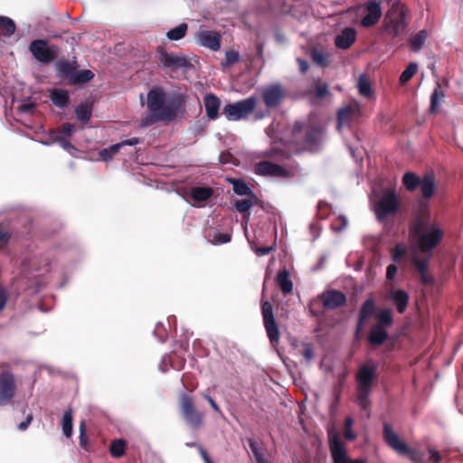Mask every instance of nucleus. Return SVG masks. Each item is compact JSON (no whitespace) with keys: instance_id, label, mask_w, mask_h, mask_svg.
<instances>
[{"instance_id":"nucleus-54","label":"nucleus","mask_w":463,"mask_h":463,"mask_svg":"<svg viewBox=\"0 0 463 463\" xmlns=\"http://www.w3.org/2000/svg\"><path fill=\"white\" fill-rule=\"evenodd\" d=\"M232 236L229 233L216 232L213 237V242L217 244L227 243L231 241Z\"/></svg>"},{"instance_id":"nucleus-17","label":"nucleus","mask_w":463,"mask_h":463,"mask_svg":"<svg viewBox=\"0 0 463 463\" xmlns=\"http://www.w3.org/2000/svg\"><path fill=\"white\" fill-rule=\"evenodd\" d=\"M156 54L160 64L165 68L181 69L190 67V61L186 57L169 53L162 46L156 48Z\"/></svg>"},{"instance_id":"nucleus-39","label":"nucleus","mask_w":463,"mask_h":463,"mask_svg":"<svg viewBox=\"0 0 463 463\" xmlns=\"http://www.w3.org/2000/svg\"><path fill=\"white\" fill-rule=\"evenodd\" d=\"M421 178L412 172H407L402 176V184L410 191H415L420 184Z\"/></svg>"},{"instance_id":"nucleus-28","label":"nucleus","mask_w":463,"mask_h":463,"mask_svg":"<svg viewBox=\"0 0 463 463\" xmlns=\"http://www.w3.org/2000/svg\"><path fill=\"white\" fill-rule=\"evenodd\" d=\"M56 73L59 78L67 80L69 82L75 74V70L77 68L76 62H71L68 61H59L56 62Z\"/></svg>"},{"instance_id":"nucleus-37","label":"nucleus","mask_w":463,"mask_h":463,"mask_svg":"<svg viewBox=\"0 0 463 463\" xmlns=\"http://www.w3.org/2000/svg\"><path fill=\"white\" fill-rule=\"evenodd\" d=\"M377 323L375 326H380L383 328H387L393 324V315L392 310L391 308H385L380 310L376 314Z\"/></svg>"},{"instance_id":"nucleus-44","label":"nucleus","mask_w":463,"mask_h":463,"mask_svg":"<svg viewBox=\"0 0 463 463\" xmlns=\"http://www.w3.org/2000/svg\"><path fill=\"white\" fill-rule=\"evenodd\" d=\"M188 25L185 23H182L176 27L170 29L166 33V37L171 41H178L183 39L187 33Z\"/></svg>"},{"instance_id":"nucleus-38","label":"nucleus","mask_w":463,"mask_h":463,"mask_svg":"<svg viewBox=\"0 0 463 463\" xmlns=\"http://www.w3.org/2000/svg\"><path fill=\"white\" fill-rule=\"evenodd\" d=\"M94 73L90 70H75L72 79L70 81L71 85H80L90 81L94 78Z\"/></svg>"},{"instance_id":"nucleus-7","label":"nucleus","mask_w":463,"mask_h":463,"mask_svg":"<svg viewBox=\"0 0 463 463\" xmlns=\"http://www.w3.org/2000/svg\"><path fill=\"white\" fill-rule=\"evenodd\" d=\"M348 14H354L355 17H361L360 25L364 28L374 26L380 21L383 15L381 0H367L346 11Z\"/></svg>"},{"instance_id":"nucleus-36","label":"nucleus","mask_w":463,"mask_h":463,"mask_svg":"<svg viewBox=\"0 0 463 463\" xmlns=\"http://www.w3.org/2000/svg\"><path fill=\"white\" fill-rule=\"evenodd\" d=\"M229 182L232 184V190L237 195L248 196L255 194L254 192L248 186V184L241 179L230 178Z\"/></svg>"},{"instance_id":"nucleus-49","label":"nucleus","mask_w":463,"mask_h":463,"mask_svg":"<svg viewBox=\"0 0 463 463\" xmlns=\"http://www.w3.org/2000/svg\"><path fill=\"white\" fill-rule=\"evenodd\" d=\"M240 60V53L235 50H229L225 53V60L222 62V68L229 67Z\"/></svg>"},{"instance_id":"nucleus-35","label":"nucleus","mask_w":463,"mask_h":463,"mask_svg":"<svg viewBox=\"0 0 463 463\" xmlns=\"http://www.w3.org/2000/svg\"><path fill=\"white\" fill-rule=\"evenodd\" d=\"M213 194L211 187H194L191 191V197L194 202L203 203L208 201Z\"/></svg>"},{"instance_id":"nucleus-20","label":"nucleus","mask_w":463,"mask_h":463,"mask_svg":"<svg viewBox=\"0 0 463 463\" xmlns=\"http://www.w3.org/2000/svg\"><path fill=\"white\" fill-rule=\"evenodd\" d=\"M376 313V305L373 298H368L361 306L359 310L355 336L358 337L366 321Z\"/></svg>"},{"instance_id":"nucleus-12","label":"nucleus","mask_w":463,"mask_h":463,"mask_svg":"<svg viewBox=\"0 0 463 463\" xmlns=\"http://www.w3.org/2000/svg\"><path fill=\"white\" fill-rule=\"evenodd\" d=\"M261 314L263 317V325L267 332V335L273 347L279 344L280 332L279 326L275 320L272 304L269 301L261 303Z\"/></svg>"},{"instance_id":"nucleus-11","label":"nucleus","mask_w":463,"mask_h":463,"mask_svg":"<svg viewBox=\"0 0 463 463\" xmlns=\"http://www.w3.org/2000/svg\"><path fill=\"white\" fill-rule=\"evenodd\" d=\"M7 364H0V368H8ZM16 380L14 374L8 369L0 372V407L8 405L16 393Z\"/></svg>"},{"instance_id":"nucleus-18","label":"nucleus","mask_w":463,"mask_h":463,"mask_svg":"<svg viewBox=\"0 0 463 463\" xmlns=\"http://www.w3.org/2000/svg\"><path fill=\"white\" fill-rule=\"evenodd\" d=\"M323 307L328 310H334L346 304V296L340 290L328 289L319 295Z\"/></svg>"},{"instance_id":"nucleus-59","label":"nucleus","mask_w":463,"mask_h":463,"mask_svg":"<svg viewBox=\"0 0 463 463\" xmlns=\"http://www.w3.org/2000/svg\"><path fill=\"white\" fill-rule=\"evenodd\" d=\"M11 239V234L8 231L0 226V244L5 245Z\"/></svg>"},{"instance_id":"nucleus-62","label":"nucleus","mask_w":463,"mask_h":463,"mask_svg":"<svg viewBox=\"0 0 463 463\" xmlns=\"http://www.w3.org/2000/svg\"><path fill=\"white\" fill-rule=\"evenodd\" d=\"M36 109L34 103H25L20 106V110L27 113H33Z\"/></svg>"},{"instance_id":"nucleus-8","label":"nucleus","mask_w":463,"mask_h":463,"mask_svg":"<svg viewBox=\"0 0 463 463\" xmlns=\"http://www.w3.org/2000/svg\"><path fill=\"white\" fill-rule=\"evenodd\" d=\"M400 207L395 190L386 189L374 205V213L379 222H383L388 216L396 214Z\"/></svg>"},{"instance_id":"nucleus-22","label":"nucleus","mask_w":463,"mask_h":463,"mask_svg":"<svg viewBox=\"0 0 463 463\" xmlns=\"http://www.w3.org/2000/svg\"><path fill=\"white\" fill-rule=\"evenodd\" d=\"M307 96H310L317 100H321L331 96L328 84L321 79H314L309 89L306 91Z\"/></svg>"},{"instance_id":"nucleus-24","label":"nucleus","mask_w":463,"mask_h":463,"mask_svg":"<svg viewBox=\"0 0 463 463\" xmlns=\"http://www.w3.org/2000/svg\"><path fill=\"white\" fill-rule=\"evenodd\" d=\"M203 103L205 107L206 116L210 119H216L219 117V109L221 106L220 99L215 94H206L203 99Z\"/></svg>"},{"instance_id":"nucleus-31","label":"nucleus","mask_w":463,"mask_h":463,"mask_svg":"<svg viewBox=\"0 0 463 463\" xmlns=\"http://www.w3.org/2000/svg\"><path fill=\"white\" fill-rule=\"evenodd\" d=\"M50 98L52 102L60 109H65L70 104L69 93L64 90L54 89L51 91Z\"/></svg>"},{"instance_id":"nucleus-26","label":"nucleus","mask_w":463,"mask_h":463,"mask_svg":"<svg viewBox=\"0 0 463 463\" xmlns=\"http://www.w3.org/2000/svg\"><path fill=\"white\" fill-rule=\"evenodd\" d=\"M390 299L394 304L398 313L403 314L408 307L409 295L403 289H392L390 292Z\"/></svg>"},{"instance_id":"nucleus-4","label":"nucleus","mask_w":463,"mask_h":463,"mask_svg":"<svg viewBox=\"0 0 463 463\" xmlns=\"http://www.w3.org/2000/svg\"><path fill=\"white\" fill-rule=\"evenodd\" d=\"M383 427V438L388 447L399 456L407 457L412 463H422L423 452L410 447L402 440L389 423L384 422Z\"/></svg>"},{"instance_id":"nucleus-29","label":"nucleus","mask_w":463,"mask_h":463,"mask_svg":"<svg viewBox=\"0 0 463 463\" xmlns=\"http://www.w3.org/2000/svg\"><path fill=\"white\" fill-rule=\"evenodd\" d=\"M419 187H420L422 197L426 200L430 199L436 188L434 175L431 174L424 175Z\"/></svg>"},{"instance_id":"nucleus-53","label":"nucleus","mask_w":463,"mask_h":463,"mask_svg":"<svg viewBox=\"0 0 463 463\" xmlns=\"http://www.w3.org/2000/svg\"><path fill=\"white\" fill-rule=\"evenodd\" d=\"M201 395L203 399H205L209 402L210 406L213 408V410L216 413L222 415V411L220 406L216 403V402L213 400V398L212 396H210L206 392H202Z\"/></svg>"},{"instance_id":"nucleus-23","label":"nucleus","mask_w":463,"mask_h":463,"mask_svg":"<svg viewBox=\"0 0 463 463\" xmlns=\"http://www.w3.org/2000/svg\"><path fill=\"white\" fill-rule=\"evenodd\" d=\"M356 31L354 28H345L335 39L336 47L346 50L355 42Z\"/></svg>"},{"instance_id":"nucleus-43","label":"nucleus","mask_w":463,"mask_h":463,"mask_svg":"<svg viewBox=\"0 0 463 463\" xmlns=\"http://www.w3.org/2000/svg\"><path fill=\"white\" fill-rule=\"evenodd\" d=\"M72 410L69 409L64 411L61 419L62 432L66 438L72 436Z\"/></svg>"},{"instance_id":"nucleus-33","label":"nucleus","mask_w":463,"mask_h":463,"mask_svg":"<svg viewBox=\"0 0 463 463\" xmlns=\"http://www.w3.org/2000/svg\"><path fill=\"white\" fill-rule=\"evenodd\" d=\"M77 119L83 125L89 124L92 116V105L90 103H80L75 108Z\"/></svg>"},{"instance_id":"nucleus-13","label":"nucleus","mask_w":463,"mask_h":463,"mask_svg":"<svg viewBox=\"0 0 463 463\" xmlns=\"http://www.w3.org/2000/svg\"><path fill=\"white\" fill-rule=\"evenodd\" d=\"M29 51L40 62L49 64L58 57L59 49L56 45H48L47 41L37 39L31 42Z\"/></svg>"},{"instance_id":"nucleus-9","label":"nucleus","mask_w":463,"mask_h":463,"mask_svg":"<svg viewBox=\"0 0 463 463\" xmlns=\"http://www.w3.org/2000/svg\"><path fill=\"white\" fill-rule=\"evenodd\" d=\"M257 105L255 97H250L223 107L222 113L230 121H238L250 115Z\"/></svg>"},{"instance_id":"nucleus-21","label":"nucleus","mask_w":463,"mask_h":463,"mask_svg":"<svg viewBox=\"0 0 463 463\" xmlns=\"http://www.w3.org/2000/svg\"><path fill=\"white\" fill-rule=\"evenodd\" d=\"M141 142L139 137H132L129 139L123 140L119 143L109 146V147L103 148L99 152V157L108 162L111 160L115 155L125 146H136Z\"/></svg>"},{"instance_id":"nucleus-58","label":"nucleus","mask_w":463,"mask_h":463,"mask_svg":"<svg viewBox=\"0 0 463 463\" xmlns=\"http://www.w3.org/2000/svg\"><path fill=\"white\" fill-rule=\"evenodd\" d=\"M7 299H8V292L7 290L0 285V311H2L6 303H7Z\"/></svg>"},{"instance_id":"nucleus-52","label":"nucleus","mask_w":463,"mask_h":463,"mask_svg":"<svg viewBox=\"0 0 463 463\" xmlns=\"http://www.w3.org/2000/svg\"><path fill=\"white\" fill-rule=\"evenodd\" d=\"M412 263L420 275L428 271V260H420L415 257L412 260Z\"/></svg>"},{"instance_id":"nucleus-15","label":"nucleus","mask_w":463,"mask_h":463,"mask_svg":"<svg viewBox=\"0 0 463 463\" xmlns=\"http://www.w3.org/2000/svg\"><path fill=\"white\" fill-rule=\"evenodd\" d=\"M254 172L256 175L261 176L281 178H289L294 176V173L291 170L267 160L257 163L254 166Z\"/></svg>"},{"instance_id":"nucleus-60","label":"nucleus","mask_w":463,"mask_h":463,"mask_svg":"<svg viewBox=\"0 0 463 463\" xmlns=\"http://www.w3.org/2000/svg\"><path fill=\"white\" fill-rule=\"evenodd\" d=\"M420 276V282L423 285L430 286L434 284V278L427 272L422 273Z\"/></svg>"},{"instance_id":"nucleus-10","label":"nucleus","mask_w":463,"mask_h":463,"mask_svg":"<svg viewBox=\"0 0 463 463\" xmlns=\"http://www.w3.org/2000/svg\"><path fill=\"white\" fill-rule=\"evenodd\" d=\"M304 125L298 121L295 122L292 129L293 141L299 146V151L311 149L320 140V131L317 128L307 127L305 128L304 137H301Z\"/></svg>"},{"instance_id":"nucleus-55","label":"nucleus","mask_w":463,"mask_h":463,"mask_svg":"<svg viewBox=\"0 0 463 463\" xmlns=\"http://www.w3.org/2000/svg\"><path fill=\"white\" fill-rule=\"evenodd\" d=\"M76 130V127L71 123H63L60 128V132L67 137H71Z\"/></svg>"},{"instance_id":"nucleus-61","label":"nucleus","mask_w":463,"mask_h":463,"mask_svg":"<svg viewBox=\"0 0 463 463\" xmlns=\"http://www.w3.org/2000/svg\"><path fill=\"white\" fill-rule=\"evenodd\" d=\"M297 62L299 66V71H301V73H306L308 71L309 64L306 60L297 58Z\"/></svg>"},{"instance_id":"nucleus-16","label":"nucleus","mask_w":463,"mask_h":463,"mask_svg":"<svg viewBox=\"0 0 463 463\" xmlns=\"http://www.w3.org/2000/svg\"><path fill=\"white\" fill-rule=\"evenodd\" d=\"M287 91L280 83L271 84L262 90V100L269 109L279 107L285 99Z\"/></svg>"},{"instance_id":"nucleus-42","label":"nucleus","mask_w":463,"mask_h":463,"mask_svg":"<svg viewBox=\"0 0 463 463\" xmlns=\"http://www.w3.org/2000/svg\"><path fill=\"white\" fill-rule=\"evenodd\" d=\"M357 88L360 95L370 98L373 95L372 84L366 75H361L358 78Z\"/></svg>"},{"instance_id":"nucleus-1","label":"nucleus","mask_w":463,"mask_h":463,"mask_svg":"<svg viewBox=\"0 0 463 463\" xmlns=\"http://www.w3.org/2000/svg\"><path fill=\"white\" fill-rule=\"evenodd\" d=\"M146 98L148 113L141 119L142 127L152 126L158 121H173L184 103L181 94L174 93L166 98L161 87L150 89Z\"/></svg>"},{"instance_id":"nucleus-64","label":"nucleus","mask_w":463,"mask_h":463,"mask_svg":"<svg viewBox=\"0 0 463 463\" xmlns=\"http://www.w3.org/2000/svg\"><path fill=\"white\" fill-rule=\"evenodd\" d=\"M33 420V415L32 414H29L26 418V420L24 421H22L19 425H18V429L20 430H25L28 426L30 425V423L32 422Z\"/></svg>"},{"instance_id":"nucleus-41","label":"nucleus","mask_w":463,"mask_h":463,"mask_svg":"<svg viewBox=\"0 0 463 463\" xmlns=\"http://www.w3.org/2000/svg\"><path fill=\"white\" fill-rule=\"evenodd\" d=\"M428 37L426 30H420L410 40V48L413 52H418L421 49Z\"/></svg>"},{"instance_id":"nucleus-27","label":"nucleus","mask_w":463,"mask_h":463,"mask_svg":"<svg viewBox=\"0 0 463 463\" xmlns=\"http://www.w3.org/2000/svg\"><path fill=\"white\" fill-rule=\"evenodd\" d=\"M359 109L357 106L347 105L337 112V124L339 127L346 125L358 117Z\"/></svg>"},{"instance_id":"nucleus-25","label":"nucleus","mask_w":463,"mask_h":463,"mask_svg":"<svg viewBox=\"0 0 463 463\" xmlns=\"http://www.w3.org/2000/svg\"><path fill=\"white\" fill-rule=\"evenodd\" d=\"M388 338L389 335L386 328L375 325L372 326L367 336L369 344L373 346L383 345Z\"/></svg>"},{"instance_id":"nucleus-32","label":"nucleus","mask_w":463,"mask_h":463,"mask_svg":"<svg viewBox=\"0 0 463 463\" xmlns=\"http://www.w3.org/2000/svg\"><path fill=\"white\" fill-rule=\"evenodd\" d=\"M277 283L282 293L286 296L292 292L293 282L289 278V272L287 269L279 270L277 275Z\"/></svg>"},{"instance_id":"nucleus-47","label":"nucleus","mask_w":463,"mask_h":463,"mask_svg":"<svg viewBox=\"0 0 463 463\" xmlns=\"http://www.w3.org/2000/svg\"><path fill=\"white\" fill-rule=\"evenodd\" d=\"M311 59L316 65L321 68H326L329 65L328 55L317 49L311 52Z\"/></svg>"},{"instance_id":"nucleus-46","label":"nucleus","mask_w":463,"mask_h":463,"mask_svg":"<svg viewBox=\"0 0 463 463\" xmlns=\"http://www.w3.org/2000/svg\"><path fill=\"white\" fill-rule=\"evenodd\" d=\"M126 445L122 439H114L109 446V453L114 458H120L125 454Z\"/></svg>"},{"instance_id":"nucleus-50","label":"nucleus","mask_w":463,"mask_h":463,"mask_svg":"<svg viewBox=\"0 0 463 463\" xmlns=\"http://www.w3.org/2000/svg\"><path fill=\"white\" fill-rule=\"evenodd\" d=\"M86 423L84 420H81L80 423V446L88 450V436H87Z\"/></svg>"},{"instance_id":"nucleus-2","label":"nucleus","mask_w":463,"mask_h":463,"mask_svg":"<svg viewBox=\"0 0 463 463\" xmlns=\"http://www.w3.org/2000/svg\"><path fill=\"white\" fill-rule=\"evenodd\" d=\"M412 236L422 253L431 252L442 241L443 231L430 221L428 211L421 210L415 217L411 228Z\"/></svg>"},{"instance_id":"nucleus-3","label":"nucleus","mask_w":463,"mask_h":463,"mask_svg":"<svg viewBox=\"0 0 463 463\" xmlns=\"http://www.w3.org/2000/svg\"><path fill=\"white\" fill-rule=\"evenodd\" d=\"M377 379V364L370 359L360 365L355 374L356 382V402L359 407L367 411L370 416L372 402L370 395L373 391V384Z\"/></svg>"},{"instance_id":"nucleus-5","label":"nucleus","mask_w":463,"mask_h":463,"mask_svg":"<svg viewBox=\"0 0 463 463\" xmlns=\"http://www.w3.org/2000/svg\"><path fill=\"white\" fill-rule=\"evenodd\" d=\"M408 14L409 10L404 4L400 0L394 1L385 15L383 22L384 31L393 38L403 33L408 26V22L406 21Z\"/></svg>"},{"instance_id":"nucleus-40","label":"nucleus","mask_w":463,"mask_h":463,"mask_svg":"<svg viewBox=\"0 0 463 463\" xmlns=\"http://www.w3.org/2000/svg\"><path fill=\"white\" fill-rule=\"evenodd\" d=\"M248 443L257 463H269L265 458L264 448L260 446L259 443L253 439H249Z\"/></svg>"},{"instance_id":"nucleus-56","label":"nucleus","mask_w":463,"mask_h":463,"mask_svg":"<svg viewBox=\"0 0 463 463\" xmlns=\"http://www.w3.org/2000/svg\"><path fill=\"white\" fill-rule=\"evenodd\" d=\"M302 355L304 356L307 363H309L313 359L314 352L313 347L310 344L303 345Z\"/></svg>"},{"instance_id":"nucleus-19","label":"nucleus","mask_w":463,"mask_h":463,"mask_svg":"<svg viewBox=\"0 0 463 463\" xmlns=\"http://www.w3.org/2000/svg\"><path fill=\"white\" fill-rule=\"evenodd\" d=\"M195 41L197 44L214 52L221 48V35L215 31L200 30L195 34Z\"/></svg>"},{"instance_id":"nucleus-63","label":"nucleus","mask_w":463,"mask_h":463,"mask_svg":"<svg viewBox=\"0 0 463 463\" xmlns=\"http://www.w3.org/2000/svg\"><path fill=\"white\" fill-rule=\"evenodd\" d=\"M396 272H397V267L394 264H390L387 267L386 278L388 279H392Z\"/></svg>"},{"instance_id":"nucleus-48","label":"nucleus","mask_w":463,"mask_h":463,"mask_svg":"<svg viewBox=\"0 0 463 463\" xmlns=\"http://www.w3.org/2000/svg\"><path fill=\"white\" fill-rule=\"evenodd\" d=\"M418 65L411 62L400 75L399 80L401 84H406L417 72Z\"/></svg>"},{"instance_id":"nucleus-51","label":"nucleus","mask_w":463,"mask_h":463,"mask_svg":"<svg viewBox=\"0 0 463 463\" xmlns=\"http://www.w3.org/2000/svg\"><path fill=\"white\" fill-rule=\"evenodd\" d=\"M406 254V248L403 245H396L392 249V260L395 262H399Z\"/></svg>"},{"instance_id":"nucleus-34","label":"nucleus","mask_w":463,"mask_h":463,"mask_svg":"<svg viewBox=\"0 0 463 463\" xmlns=\"http://www.w3.org/2000/svg\"><path fill=\"white\" fill-rule=\"evenodd\" d=\"M445 94L444 91L441 90V85L439 82L436 83V87L430 96V112L431 114H435L439 107L441 103V101L444 99Z\"/></svg>"},{"instance_id":"nucleus-45","label":"nucleus","mask_w":463,"mask_h":463,"mask_svg":"<svg viewBox=\"0 0 463 463\" xmlns=\"http://www.w3.org/2000/svg\"><path fill=\"white\" fill-rule=\"evenodd\" d=\"M16 29L14 22L7 16H0V31L5 36H11Z\"/></svg>"},{"instance_id":"nucleus-6","label":"nucleus","mask_w":463,"mask_h":463,"mask_svg":"<svg viewBox=\"0 0 463 463\" xmlns=\"http://www.w3.org/2000/svg\"><path fill=\"white\" fill-rule=\"evenodd\" d=\"M179 411L190 429L197 430L203 427L205 413L196 407L194 398L187 393L179 395Z\"/></svg>"},{"instance_id":"nucleus-30","label":"nucleus","mask_w":463,"mask_h":463,"mask_svg":"<svg viewBox=\"0 0 463 463\" xmlns=\"http://www.w3.org/2000/svg\"><path fill=\"white\" fill-rule=\"evenodd\" d=\"M262 202L258 198L256 194L248 195L247 198L242 200H236L234 203L235 209L241 213H247L250 215L249 210L257 204H260Z\"/></svg>"},{"instance_id":"nucleus-14","label":"nucleus","mask_w":463,"mask_h":463,"mask_svg":"<svg viewBox=\"0 0 463 463\" xmlns=\"http://www.w3.org/2000/svg\"><path fill=\"white\" fill-rule=\"evenodd\" d=\"M327 436L333 462L349 463V458L339 433L334 428H331L328 430Z\"/></svg>"},{"instance_id":"nucleus-57","label":"nucleus","mask_w":463,"mask_h":463,"mask_svg":"<svg viewBox=\"0 0 463 463\" xmlns=\"http://www.w3.org/2000/svg\"><path fill=\"white\" fill-rule=\"evenodd\" d=\"M428 452L430 454L429 460L432 463H440L442 460V456L439 454V452L434 449H428Z\"/></svg>"}]
</instances>
